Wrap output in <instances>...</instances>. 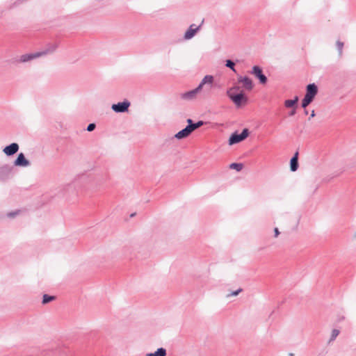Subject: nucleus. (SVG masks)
Listing matches in <instances>:
<instances>
[{
    "instance_id": "1",
    "label": "nucleus",
    "mask_w": 356,
    "mask_h": 356,
    "mask_svg": "<svg viewBox=\"0 0 356 356\" xmlns=\"http://www.w3.org/2000/svg\"><path fill=\"white\" fill-rule=\"evenodd\" d=\"M214 78L212 75H206L200 81L199 85L194 89L182 92L179 95L180 98L182 100L186 101V102H193L195 101L200 93L203 89V87L205 85H209L211 87L213 83Z\"/></svg>"
},
{
    "instance_id": "2",
    "label": "nucleus",
    "mask_w": 356,
    "mask_h": 356,
    "mask_svg": "<svg viewBox=\"0 0 356 356\" xmlns=\"http://www.w3.org/2000/svg\"><path fill=\"white\" fill-rule=\"evenodd\" d=\"M227 95L237 108H240L248 104V98L243 92L234 94L231 93L230 90H227Z\"/></svg>"
},
{
    "instance_id": "3",
    "label": "nucleus",
    "mask_w": 356,
    "mask_h": 356,
    "mask_svg": "<svg viewBox=\"0 0 356 356\" xmlns=\"http://www.w3.org/2000/svg\"><path fill=\"white\" fill-rule=\"evenodd\" d=\"M249 134V131L248 129H244L241 134H238L236 132L232 134L229 139V145H233L236 143H240L245 140Z\"/></svg>"
},
{
    "instance_id": "4",
    "label": "nucleus",
    "mask_w": 356,
    "mask_h": 356,
    "mask_svg": "<svg viewBox=\"0 0 356 356\" xmlns=\"http://www.w3.org/2000/svg\"><path fill=\"white\" fill-rule=\"evenodd\" d=\"M129 106L130 102L127 100H125L124 102L113 104L111 108L115 113H124L128 111Z\"/></svg>"
},
{
    "instance_id": "5",
    "label": "nucleus",
    "mask_w": 356,
    "mask_h": 356,
    "mask_svg": "<svg viewBox=\"0 0 356 356\" xmlns=\"http://www.w3.org/2000/svg\"><path fill=\"white\" fill-rule=\"evenodd\" d=\"M251 74L254 75L255 77L259 79L261 84H265L267 82L266 76L263 74L262 70L260 67L255 65L252 67Z\"/></svg>"
},
{
    "instance_id": "6",
    "label": "nucleus",
    "mask_w": 356,
    "mask_h": 356,
    "mask_svg": "<svg viewBox=\"0 0 356 356\" xmlns=\"http://www.w3.org/2000/svg\"><path fill=\"white\" fill-rule=\"evenodd\" d=\"M318 93V88L315 83H310L307 85L306 88V94L305 97L313 101L315 96Z\"/></svg>"
},
{
    "instance_id": "7",
    "label": "nucleus",
    "mask_w": 356,
    "mask_h": 356,
    "mask_svg": "<svg viewBox=\"0 0 356 356\" xmlns=\"http://www.w3.org/2000/svg\"><path fill=\"white\" fill-rule=\"evenodd\" d=\"M19 150V145L16 143H13L10 145L5 147L3 152L7 156H12L17 153Z\"/></svg>"
},
{
    "instance_id": "8",
    "label": "nucleus",
    "mask_w": 356,
    "mask_h": 356,
    "mask_svg": "<svg viewBox=\"0 0 356 356\" xmlns=\"http://www.w3.org/2000/svg\"><path fill=\"white\" fill-rule=\"evenodd\" d=\"M238 82L241 83L243 88L248 90H251L253 88L252 81L248 76H238Z\"/></svg>"
},
{
    "instance_id": "9",
    "label": "nucleus",
    "mask_w": 356,
    "mask_h": 356,
    "mask_svg": "<svg viewBox=\"0 0 356 356\" xmlns=\"http://www.w3.org/2000/svg\"><path fill=\"white\" fill-rule=\"evenodd\" d=\"M14 165L15 166L27 167L30 165V162L25 158L23 153H20L15 159Z\"/></svg>"
},
{
    "instance_id": "10",
    "label": "nucleus",
    "mask_w": 356,
    "mask_h": 356,
    "mask_svg": "<svg viewBox=\"0 0 356 356\" xmlns=\"http://www.w3.org/2000/svg\"><path fill=\"white\" fill-rule=\"evenodd\" d=\"M192 132L191 127L188 124L184 129L178 131L175 136L177 139L180 140L188 137Z\"/></svg>"
},
{
    "instance_id": "11",
    "label": "nucleus",
    "mask_w": 356,
    "mask_h": 356,
    "mask_svg": "<svg viewBox=\"0 0 356 356\" xmlns=\"http://www.w3.org/2000/svg\"><path fill=\"white\" fill-rule=\"evenodd\" d=\"M200 28V26H196L195 24H191L184 34V39H186V40L191 39L195 35V33L199 31Z\"/></svg>"
},
{
    "instance_id": "12",
    "label": "nucleus",
    "mask_w": 356,
    "mask_h": 356,
    "mask_svg": "<svg viewBox=\"0 0 356 356\" xmlns=\"http://www.w3.org/2000/svg\"><path fill=\"white\" fill-rule=\"evenodd\" d=\"M47 52H38L35 54H24L21 56L20 57V61L22 63L28 62L33 58H38L42 55L46 54Z\"/></svg>"
},
{
    "instance_id": "13",
    "label": "nucleus",
    "mask_w": 356,
    "mask_h": 356,
    "mask_svg": "<svg viewBox=\"0 0 356 356\" xmlns=\"http://www.w3.org/2000/svg\"><path fill=\"white\" fill-rule=\"evenodd\" d=\"M298 152H296L294 156L291 158V161H290V168H291V170L292 172L296 171L298 168Z\"/></svg>"
},
{
    "instance_id": "14",
    "label": "nucleus",
    "mask_w": 356,
    "mask_h": 356,
    "mask_svg": "<svg viewBox=\"0 0 356 356\" xmlns=\"http://www.w3.org/2000/svg\"><path fill=\"white\" fill-rule=\"evenodd\" d=\"M298 97L296 96L293 99H287L284 102V106L286 108H295L297 106Z\"/></svg>"
},
{
    "instance_id": "15",
    "label": "nucleus",
    "mask_w": 356,
    "mask_h": 356,
    "mask_svg": "<svg viewBox=\"0 0 356 356\" xmlns=\"http://www.w3.org/2000/svg\"><path fill=\"white\" fill-rule=\"evenodd\" d=\"M166 350L164 348H159L154 353H147L145 356H166Z\"/></svg>"
},
{
    "instance_id": "16",
    "label": "nucleus",
    "mask_w": 356,
    "mask_h": 356,
    "mask_svg": "<svg viewBox=\"0 0 356 356\" xmlns=\"http://www.w3.org/2000/svg\"><path fill=\"white\" fill-rule=\"evenodd\" d=\"M187 122L191 127L193 131L204 124V122L202 120H200L196 123H193V120L191 119H188Z\"/></svg>"
},
{
    "instance_id": "17",
    "label": "nucleus",
    "mask_w": 356,
    "mask_h": 356,
    "mask_svg": "<svg viewBox=\"0 0 356 356\" xmlns=\"http://www.w3.org/2000/svg\"><path fill=\"white\" fill-rule=\"evenodd\" d=\"M229 168L231 169H234L236 171L239 172L243 169L242 163H232L230 164Z\"/></svg>"
},
{
    "instance_id": "18",
    "label": "nucleus",
    "mask_w": 356,
    "mask_h": 356,
    "mask_svg": "<svg viewBox=\"0 0 356 356\" xmlns=\"http://www.w3.org/2000/svg\"><path fill=\"white\" fill-rule=\"evenodd\" d=\"M336 45H337V48L338 50L339 56L341 57L343 54V45H344L343 42L338 40V41H337Z\"/></svg>"
},
{
    "instance_id": "19",
    "label": "nucleus",
    "mask_w": 356,
    "mask_h": 356,
    "mask_svg": "<svg viewBox=\"0 0 356 356\" xmlns=\"http://www.w3.org/2000/svg\"><path fill=\"white\" fill-rule=\"evenodd\" d=\"M54 299H55L54 296H49L47 294H44L43 296V298H42V303L43 304H47V303L54 300Z\"/></svg>"
},
{
    "instance_id": "20",
    "label": "nucleus",
    "mask_w": 356,
    "mask_h": 356,
    "mask_svg": "<svg viewBox=\"0 0 356 356\" xmlns=\"http://www.w3.org/2000/svg\"><path fill=\"white\" fill-rule=\"evenodd\" d=\"M339 334V330H337V329L332 330L330 341H334Z\"/></svg>"
},
{
    "instance_id": "21",
    "label": "nucleus",
    "mask_w": 356,
    "mask_h": 356,
    "mask_svg": "<svg viewBox=\"0 0 356 356\" xmlns=\"http://www.w3.org/2000/svg\"><path fill=\"white\" fill-rule=\"evenodd\" d=\"M234 65H235L233 61H232L231 60H226L225 66L227 67L230 68L234 72H235Z\"/></svg>"
},
{
    "instance_id": "22",
    "label": "nucleus",
    "mask_w": 356,
    "mask_h": 356,
    "mask_svg": "<svg viewBox=\"0 0 356 356\" xmlns=\"http://www.w3.org/2000/svg\"><path fill=\"white\" fill-rule=\"evenodd\" d=\"M312 102L309 99L304 97L302 101V107L305 108Z\"/></svg>"
},
{
    "instance_id": "23",
    "label": "nucleus",
    "mask_w": 356,
    "mask_h": 356,
    "mask_svg": "<svg viewBox=\"0 0 356 356\" xmlns=\"http://www.w3.org/2000/svg\"><path fill=\"white\" fill-rule=\"evenodd\" d=\"M242 291V289H238L236 291H232L231 293H229L226 296L227 298H229L231 296H236Z\"/></svg>"
},
{
    "instance_id": "24",
    "label": "nucleus",
    "mask_w": 356,
    "mask_h": 356,
    "mask_svg": "<svg viewBox=\"0 0 356 356\" xmlns=\"http://www.w3.org/2000/svg\"><path fill=\"white\" fill-rule=\"evenodd\" d=\"M95 127H96L95 124L90 123L87 127V131H93L95 129Z\"/></svg>"
},
{
    "instance_id": "25",
    "label": "nucleus",
    "mask_w": 356,
    "mask_h": 356,
    "mask_svg": "<svg viewBox=\"0 0 356 356\" xmlns=\"http://www.w3.org/2000/svg\"><path fill=\"white\" fill-rule=\"evenodd\" d=\"M239 90L238 86H233L230 88H229L227 90H230L231 93H234V91H236Z\"/></svg>"
},
{
    "instance_id": "26",
    "label": "nucleus",
    "mask_w": 356,
    "mask_h": 356,
    "mask_svg": "<svg viewBox=\"0 0 356 356\" xmlns=\"http://www.w3.org/2000/svg\"><path fill=\"white\" fill-rule=\"evenodd\" d=\"M296 108L297 106H295V108H292L293 109L289 113L290 116H293L296 113Z\"/></svg>"
},
{
    "instance_id": "27",
    "label": "nucleus",
    "mask_w": 356,
    "mask_h": 356,
    "mask_svg": "<svg viewBox=\"0 0 356 356\" xmlns=\"http://www.w3.org/2000/svg\"><path fill=\"white\" fill-rule=\"evenodd\" d=\"M274 232H275V237H277L280 234V232H279V229L278 228L275 227L274 229Z\"/></svg>"
},
{
    "instance_id": "28",
    "label": "nucleus",
    "mask_w": 356,
    "mask_h": 356,
    "mask_svg": "<svg viewBox=\"0 0 356 356\" xmlns=\"http://www.w3.org/2000/svg\"><path fill=\"white\" fill-rule=\"evenodd\" d=\"M17 212H15V213H8V216L10 217V218H13L14 216H15L17 215Z\"/></svg>"
},
{
    "instance_id": "29",
    "label": "nucleus",
    "mask_w": 356,
    "mask_h": 356,
    "mask_svg": "<svg viewBox=\"0 0 356 356\" xmlns=\"http://www.w3.org/2000/svg\"><path fill=\"white\" fill-rule=\"evenodd\" d=\"M352 238L353 240L356 241V231L354 232Z\"/></svg>"
},
{
    "instance_id": "30",
    "label": "nucleus",
    "mask_w": 356,
    "mask_h": 356,
    "mask_svg": "<svg viewBox=\"0 0 356 356\" xmlns=\"http://www.w3.org/2000/svg\"><path fill=\"white\" fill-rule=\"evenodd\" d=\"M315 116V112L313 110L311 113V115H310V118H314Z\"/></svg>"
},
{
    "instance_id": "31",
    "label": "nucleus",
    "mask_w": 356,
    "mask_h": 356,
    "mask_svg": "<svg viewBox=\"0 0 356 356\" xmlns=\"http://www.w3.org/2000/svg\"><path fill=\"white\" fill-rule=\"evenodd\" d=\"M57 46L56 44H54L53 47H52V49L50 51H54L56 49Z\"/></svg>"
},
{
    "instance_id": "32",
    "label": "nucleus",
    "mask_w": 356,
    "mask_h": 356,
    "mask_svg": "<svg viewBox=\"0 0 356 356\" xmlns=\"http://www.w3.org/2000/svg\"><path fill=\"white\" fill-rule=\"evenodd\" d=\"M305 115H307V114H308V111H307V110H305Z\"/></svg>"
},
{
    "instance_id": "33",
    "label": "nucleus",
    "mask_w": 356,
    "mask_h": 356,
    "mask_svg": "<svg viewBox=\"0 0 356 356\" xmlns=\"http://www.w3.org/2000/svg\"><path fill=\"white\" fill-rule=\"evenodd\" d=\"M293 353H289V356H293Z\"/></svg>"
}]
</instances>
